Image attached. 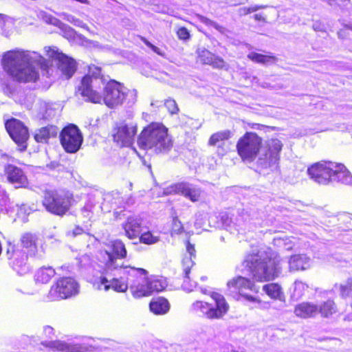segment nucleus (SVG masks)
Masks as SVG:
<instances>
[{
    "mask_svg": "<svg viewBox=\"0 0 352 352\" xmlns=\"http://www.w3.org/2000/svg\"><path fill=\"white\" fill-rule=\"evenodd\" d=\"M101 76V69L95 65L89 67L88 74L81 80L78 92L86 101L93 103L103 102L107 107L114 108L122 104L124 100L133 104L137 100V91L128 89L116 80L105 84Z\"/></svg>",
    "mask_w": 352,
    "mask_h": 352,
    "instance_id": "nucleus-1",
    "label": "nucleus"
},
{
    "mask_svg": "<svg viewBox=\"0 0 352 352\" xmlns=\"http://www.w3.org/2000/svg\"><path fill=\"white\" fill-rule=\"evenodd\" d=\"M2 65L4 71L15 81L27 83L38 78L37 67L46 66L45 59L35 51L16 48L5 52Z\"/></svg>",
    "mask_w": 352,
    "mask_h": 352,
    "instance_id": "nucleus-2",
    "label": "nucleus"
},
{
    "mask_svg": "<svg viewBox=\"0 0 352 352\" xmlns=\"http://www.w3.org/2000/svg\"><path fill=\"white\" fill-rule=\"evenodd\" d=\"M242 265L259 282L274 280L280 273V258L272 251L252 252L245 256Z\"/></svg>",
    "mask_w": 352,
    "mask_h": 352,
    "instance_id": "nucleus-3",
    "label": "nucleus"
},
{
    "mask_svg": "<svg viewBox=\"0 0 352 352\" xmlns=\"http://www.w3.org/2000/svg\"><path fill=\"white\" fill-rule=\"evenodd\" d=\"M137 143L140 148L155 154H166L173 146L168 129L160 122H152L144 127Z\"/></svg>",
    "mask_w": 352,
    "mask_h": 352,
    "instance_id": "nucleus-4",
    "label": "nucleus"
},
{
    "mask_svg": "<svg viewBox=\"0 0 352 352\" xmlns=\"http://www.w3.org/2000/svg\"><path fill=\"white\" fill-rule=\"evenodd\" d=\"M309 177L319 184L330 182H340L344 184H352V175L345 166L331 161L317 162L307 169Z\"/></svg>",
    "mask_w": 352,
    "mask_h": 352,
    "instance_id": "nucleus-5",
    "label": "nucleus"
},
{
    "mask_svg": "<svg viewBox=\"0 0 352 352\" xmlns=\"http://www.w3.org/2000/svg\"><path fill=\"white\" fill-rule=\"evenodd\" d=\"M74 201L73 194L65 190H49L44 192L43 205L50 213L65 215Z\"/></svg>",
    "mask_w": 352,
    "mask_h": 352,
    "instance_id": "nucleus-6",
    "label": "nucleus"
},
{
    "mask_svg": "<svg viewBox=\"0 0 352 352\" xmlns=\"http://www.w3.org/2000/svg\"><path fill=\"white\" fill-rule=\"evenodd\" d=\"M102 256V262L104 263V274L106 275L116 276L119 271L125 268L122 263L118 260L122 259L126 256V250L123 242L120 240L110 241L104 250L100 252Z\"/></svg>",
    "mask_w": 352,
    "mask_h": 352,
    "instance_id": "nucleus-7",
    "label": "nucleus"
},
{
    "mask_svg": "<svg viewBox=\"0 0 352 352\" xmlns=\"http://www.w3.org/2000/svg\"><path fill=\"white\" fill-rule=\"evenodd\" d=\"M283 144L278 139L268 140L258 153L256 167L260 172L277 167Z\"/></svg>",
    "mask_w": 352,
    "mask_h": 352,
    "instance_id": "nucleus-8",
    "label": "nucleus"
},
{
    "mask_svg": "<svg viewBox=\"0 0 352 352\" xmlns=\"http://www.w3.org/2000/svg\"><path fill=\"white\" fill-rule=\"evenodd\" d=\"M211 297L215 302V307L207 302L197 301L192 304V309L209 319L221 318L227 313L229 308L228 304L224 297L219 293H212Z\"/></svg>",
    "mask_w": 352,
    "mask_h": 352,
    "instance_id": "nucleus-9",
    "label": "nucleus"
},
{
    "mask_svg": "<svg viewBox=\"0 0 352 352\" xmlns=\"http://www.w3.org/2000/svg\"><path fill=\"white\" fill-rule=\"evenodd\" d=\"M78 289L79 285L74 278H62L51 287L46 298L48 301L66 299L76 295Z\"/></svg>",
    "mask_w": 352,
    "mask_h": 352,
    "instance_id": "nucleus-10",
    "label": "nucleus"
},
{
    "mask_svg": "<svg viewBox=\"0 0 352 352\" xmlns=\"http://www.w3.org/2000/svg\"><path fill=\"white\" fill-rule=\"evenodd\" d=\"M261 142L256 133L247 132L236 144L237 152L243 160L252 161L262 148Z\"/></svg>",
    "mask_w": 352,
    "mask_h": 352,
    "instance_id": "nucleus-11",
    "label": "nucleus"
},
{
    "mask_svg": "<svg viewBox=\"0 0 352 352\" xmlns=\"http://www.w3.org/2000/svg\"><path fill=\"white\" fill-rule=\"evenodd\" d=\"M129 269L127 271L129 276L128 284L129 289L134 298H141L150 295L148 283L142 282V279H147L146 275L148 272L143 268H135L131 267H126Z\"/></svg>",
    "mask_w": 352,
    "mask_h": 352,
    "instance_id": "nucleus-12",
    "label": "nucleus"
},
{
    "mask_svg": "<svg viewBox=\"0 0 352 352\" xmlns=\"http://www.w3.org/2000/svg\"><path fill=\"white\" fill-rule=\"evenodd\" d=\"M62 146L67 153L77 152L82 142V136L78 128L74 124L65 126L60 133Z\"/></svg>",
    "mask_w": 352,
    "mask_h": 352,
    "instance_id": "nucleus-13",
    "label": "nucleus"
},
{
    "mask_svg": "<svg viewBox=\"0 0 352 352\" xmlns=\"http://www.w3.org/2000/svg\"><path fill=\"white\" fill-rule=\"evenodd\" d=\"M45 50L49 58L57 61L58 68L65 78H70L76 70V61L58 52L56 47H46Z\"/></svg>",
    "mask_w": 352,
    "mask_h": 352,
    "instance_id": "nucleus-14",
    "label": "nucleus"
},
{
    "mask_svg": "<svg viewBox=\"0 0 352 352\" xmlns=\"http://www.w3.org/2000/svg\"><path fill=\"white\" fill-rule=\"evenodd\" d=\"M5 126L11 138L20 147V150L25 151L27 148V140L29 138L28 128L21 121L16 118L8 120Z\"/></svg>",
    "mask_w": 352,
    "mask_h": 352,
    "instance_id": "nucleus-15",
    "label": "nucleus"
},
{
    "mask_svg": "<svg viewBox=\"0 0 352 352\" xmlns=\"http://www.w3.org/2000/svg\"><path fill=\"white\" fill-rule=\"evenodd\" d=\"M231 294H239L250 302H259L256 298L248 294V291L258 292V289L250 279L239 276L227 283Z\"/></svg>",
    "mask_w": 352,
    "mask_h": 352,
    "instance_id": "nucleus-16",
    "label": "nucleus"
},
{
    "mask_svg": "<svg viewBox=\"0 0 352 352\" xmlns=\"http://www.w3.org/2000/svg\"><path fill=\"white\" fill-rule=\"evenodd\" d=\"M6 256L10 267L19 275H25L30 272V266L28 263V256L21 250L15 249L14 246L8 248Z\"/></svg>",
    "mask_w": 352,
    "mask_h": 352,
    "instance_id": "nucleus-17",
    "label": "nucleus"
},
{
    "mask_svg": "<svg viewBox=\"0 0 352 352\" xmlns=\"http://www.w3.org/2000/svg\"><path fill=\"white\" fill-rule=\"evenodd\" d=\"M136 133L135 124L121 123L113 130V140L120 146L128 147L133 144Z\"/></svg>",
    "mask_w": 352,
    "mask_h": 352,
    "instance_id": "nucleus-18",
    "label": "nucleus"
},
{
    "mask_svg": "<svg viewBox=\"0 0 352 352\" xmlns=\"http://www.w3.org/2000/svg\"><path fill=\"white\" fill-rule=\"evenodd\" d=\"M186 250L187 254L184 256L182 262L184 278L182 287L187 292H191L197 285L196 282L190 281L189 277L190 270L195 264L193 260L196 257L194 245L188 241L186 245Z\"/></svg>",
    "mask_w": 352,
    "mask_h": 352,
    "instance_id": "nucleus-19",
    "label": "nucleus"
},
{
    "mask_svg": "<svg viewBox=\"0 0 352 352\" xmlns=\"http://www.w3.org/2000/svg\"><path fill=\"white\" fill-rule=\"evenodd\" d=\"M166 194H180L192 202L198 201L201 195V190L194 184L187 182L175 184L166 190Z\"/></svg>",
    "mask_w": 352,
    "mask_h": 352,
    "instance_id": "nucleus-20",
    "label": "nucleus"
},
{
    "mask_svg": "<svg viewBox=\"0 0 352 352\" xmlns=\"http://www.w3.org/2000/svg\"><path fill=\"white\" fill-rule=\"evenodd\" d=\"M5 175L8 182L15 188H25L28 185V179L23 170L14 165H7L5 167Z\"/></svg>",
    "mask_w": 352,
    "mask_h": 352,
    "instance_id": "nucleus-21",
    "label": "nucleus"
},
{
    "mask_svg": "<svg viewBox=\"0 0 352 352\" xmlns=\"http://www.w3.org/2000/svg\"><path fill=\"white\" fill-rule=\"evenodd\" d=\"M143 219L139 216H130L122 223L125 235L130 239L138 238L143 231Z\"/></svg>",
    "mask_w": 352,
    "mask_h": 352,
    "instance_id": "nucleus-22",
    "label": "nucleus"
},
{
    "mask_svg": "<svg viewBox=\"0 0 352 352\" xmlns=\"http://www.w3.org/2000/svg\"><path fill=\"white\" fill-rule=\"evenodd\" d=\"M43 344L63 352H86L88 351V346L85 344L67 343L60 340L46 342Z\"/></svg>",
    "mask_w": 352,
    "mask_h": 352,
    "instance_id": "nucleus-23",
    "label": "nucleus"
},
{
    "mask_svg": "<svg viewBox=\"0 0 352 352\" xmlns=\"http://www.w3.org/2000/svg\"><path fill=\"white\" fill-rule=\"evenodd\" d=\"M198 60L203 64L211 65L216 69H222L226 67V63L223 58L215 56L206 49L198 51Z\"/></svg>",
    "mask_w": 352,
    "mask_h": 352,
    "instance_id": "nucleus-24",
    "label": "nucleus"
},
{
    "mask_svg": "<svg viewBox=\"0 0 352 352\" xmlns=\"http://www.w3.org/2000/svg\"><path fill=\"white\" fill-rule=\"evenodd\" d=\"M250 214L247 211L242 210L238 212L236 217H230L228 214H225L221 216L223 224L227 227H237L242 228L245 224L250 221Z\"/></svg>",
    "mask_w": 352,
    "mask_h": 352,
    "instance_id": "nucleus-25",
    "label": "nucleus"
},
{
    "mask_svg": "<svg viewBox=\"0 0 352 352\" xmlns=\"http://www.w3.org/2000/svg\"><path fill=\"white\" fill-rule=\"evenodd\" d=\"M294 313L302 318L314 317L318 314V306L312 302H303L296 306Z\"/></svg>",
    "mask_w": 352,
    "mask_h": 352,
    "instance_id": "nucleus-26",
    "label": "nucleus"
},
{
    "mask_svg": "<svg viewBox=\"0 0 352 352\" xmlns=\"http://www.w3.org/2000/svg\"><path fill=\"white\" fill-rule=\"evenodd\" d=\"M58 133V127L54 125H47L36 130L34 137L38 143H47L50 138L56 137Z\"/></svg>",
    "mask_w": 352,
    "mask_h": 352,
    "instance_id": "nucleus-27",
    "label": "nucleus"
},
{
    "mask_svg": "<svg viewBox=\"0 0 352 352\" xmlns=\"http://www.w3.org/2000/svg\"><path fill=\"white\" fill-rule=\"evenodd\" d=\"M289 266L291 271L305 270L310 267V258L305 254L292 256Z\"/></svg>",
    "mask_w": 352,
    "mask_h": 352,
    "instance_id": "nucleus-28",
    "label": "nucleus"
},
{
    "mask_svg": "<svg viewBox=\"0 0 352 352\" xmlns=\"http://www.w3.org/2000/svg\"><path fill=\"white\" fill-rule=\"evenodd\" d=\"M109 280L106 277L101 276L98 280L97 288L102 289V286L105 291L109 290L110 288L113 289L116 292H124L128 288V284L120 282L118 279L113 278L111 284H108Z\"/></svg>",
    "mask_w": 352,
    "mask_h": 352,
    "instance_id": "nucleus-29",
    "label": "nucleus"
},
{
    "mask_svg": "<svg viewBox=\"0 0 352 352\" xmlns=\"http://www.w3.org/2000/svg\"><path fill=\"white\" fill-rule=\"evenodd\" d=\"M56 274V270L52 267H42L36 270L34 278L36 283L46 284Z\"/></svg>",
    "mask_w": 352,
    "mask_h": 352,
    "instance_id": "nucleus-30",
    "label": "nucleus"
},
{
    "mask_svg": "<svg viewBox=\"0 0 352 352\" xmlns=\"http://www.w3.org/2000/svg\"><path fill=\"white\" fill-rule=\"evenodd\" d=\"M150 310L156 315L166 314L170 309V304L164 298H153L149 305Z\"/></svg>",
    "mask_w": 352,
    "mask_h": 352,
    "instance_id": "nucleus-31",
    "label": "nucleus"
},
{
    "mask_svg": "<svg viewBox=\"0 0 352 352\" xmlns=\"http://www.w3.org/2000/svg\"><path fill=\"white\" fill-rule=\"evenodd\" d=\"M142 282L148 283L150 294L154 292H161L164 290L167 286L165 279L156 276L147 278V279H142Z\"/></svg>",
    "mask_w": 352,
    "mask_h": 352,
    "instance_id": "nucleus-32",
    "label": "nucleus"
},
{
    "mask_svg": "<svg viewBox=\"0 0 352 352\" xmlns=\"http://www.w3.org/2000/svg\"><path fill=\"white\" fill-rule=\"evenodd\" d=\"M21 243L24 248L29 250L30 255H35L37 245V236L32 233H25L21 237Z\"/></svg>",
    "mask_w": 352,
    "mask_h": 352,
    "instance_id": "nucleus-33",
    "label": "nucleus"
},
{
    "mask_svg": "<svg viewBox=\"0 0 352 352\" xmlns=\"http://www.w3.org/2000/svg\"><path fill=\"white\" fill-rule=\"evenodd\" d=\"M248 58L255 63L265 65L274 64L277 61V58L274 56L264 55L256 52H250L248 54Z\"/></svg>",
    "mask_w": 352,
    "mask_h": 352,
    "instance_id": "nucleus-34",
    "label": "nucleus"
},
{
    "mask_svg": "<svg viewBox=\"0 0 352 352\" xmlns=\"http://www.w3.org/2000/svg\"><path fill=\"white\" fill-rule=\"evenodd\" d=\"M231 135L232 133L230 130H224L214 133L210 136L208 140V144L210 146H219L225 140L230 139Z\"/></svg>",
    "mask_w": 352,
    "mask_h": 352,
    "instance_id": "nucleus-35",
    "label": "nucleus"
},
{
    "mask_svg": "<svg viewBox=\"0 0 352 352\" xmlns=\"http://www.w3.org/2000/svg\"><path fill=\"white\" fill-rule=\"evenodd\" d=\"M263 290L272 298L280 299L281 298V288L276 283L267 284L263 287Z\"/></svg>",
    "mask_w": 352,
    "mask_h": 352,
    "instance_id": "nucleus-36",
    "label": "nucleus"
},
{
    "mask_svg": "<svg viewBox=\"0 0 352 352\" xmlns=\"http://www.w3.org/2000/svg\"><path fill=\"white\" fill-rule=\"evenodd\" d=\"M336 311V307L332 300H327L318 307V313L324 317H328Z\"/></svg>",
    "mask_w": 352,
    "mask_h": 352,
    "instance_id": "nucleus-37",
    "label": "nucleus"
},
{
    "mask_svg": "<svg viewBox=\"0 0 352 352\" xmlns=\"http://www.w3.org/2000/svg\"><path fill=\"white\" fill-rule=\"evenodd\" d=\"M341 296L344 298H352V278H349L344 284L339 286Z\"/></svg>",
    "mask_w": 352,
    "mask_h": 352,
    "instance_id": "nucleus-38",
    "label": "nucleus"
},
{
    "mask_svg": "<svg viewBox=\"0 0 352 352\" xmlns=\"http://www.w3.org/2000/svg\"><path fill=\"white\" fill-rule=\"evenodd\" d=\"M139 240L140 242L146 244V245H152L160 241L159 236H154L151 232L146 231L142 232L140 234Z\"/></svg>",
    "mask_w": 352,
    "mask_h": 352,
    "instance_id": "nucleus-39",
    "label": "nucleus"
},
{
    "mask_svg": "<svg viewBox=\"0 0 352 352\" xmlns=\"http://www.w3.org/2000/svg\"><path fill=\"white\" fill-rule=\"evenodd\" d=\"M95 208V201L92 198H89L83 208L81 209V212L84 217L90 219L94 214Z\"/></svg>",
    "mask_w": 352,
    "mask_h": 352,
    "instance_id": "nucleus-40",
    "label": "nucleus"
},
{
    "mask_svg": "<svg viewBox=\"0 0 352 352\" xmlns=\"http://www.w3.org/2000/svg\"><path fill=\"white\" fill-rule=\"evenodd\" d=\"M198 18H199L200 22L206 25L207 26L213 27L214 28H215L217 31H219L221 34L226 33V28L219 25L215 21H213L210 20V19H208L206 16H201V15H198Z\"/></svg>",
    "mask_w": 352,
    "mask_h": 352,
    "instance_id": "nucleus-41",
    "label": "nucleus"
},
{
    "mask_svg": "<svg viewBox=\"0 0 352 352\" xmlns=\"http://www.w3.org/2000/svg\"><path fill=\"white\" fill-rule=\"evenodd\" d=\"M274 241L276 245L280 248H283L287 250H290L293 248V243L292 241L288 238H276L274 239Z\"/></svg>",
    "mask_w": 352,
    "mask_h": 352,
    "instance_id": "nucleus-42",
    "label": "nucleus"
},
{
    "mask_svg": "<svg viewBox=\"0 0 352 352\" xmlns=\"http://www.w3.org/2000/svg\"><path fill=\"white\" fill-rule=\"evenodd\" d=\"M64 16V19L67 20L68 22L74 24L76 26L80 27L83 29L89 30V27L87 26V25L83 23V21L80 20L79 19L76 18L73 15L67 14H65Z\"/></svg>",
    "mask_w": 352,
    "mask_h": 352,
    "instance_id": "nucleus-43",
    "label": "nucleus"
},
{
    "mask_svg": "<svg viewBox=\"0 0 352 352\" xmlns=\"http://www.w3.org/2000/svg\"><path fill=\"white\" fill-rule=\"evenodd\" d=\"M184 231V227L182 222L179 220L177 217H175L173 219L171 234H179L182 233Z\"/></svg>",
    "mask_w": 352,
    "mask_h": 352,
    "instance_id": "nucleus-44",
    "label": "nucleus"
},
{
    "mask_svg": "<svg viewBox=\"0 0 352 352\" xmlns=\"http://www.w3.org/2000/svg\"><path fill=\"white\" fill-rule=\"evenodd\" d=\"M41 16L48 24L58 27L61 23L59 19L46 12H41Z\"/></svg>",
    "mask_w": 352,
    "mask_h": 352,
    "instance_id": "nucleus-45",
    "label": "nucleus"
},
{
    "mask_svg": "<svg viewBox=\"0 0 352 352\" xmlns=\"http://www.w3.org/2000/svg\"><path fill=\"white\" fill-rule=\"evenodd\" d=\"M164 106L171 114H176L179 111V108L175 100L168 99L164 102Z\"/></svg>",
    "mask_w": 352,
    "mask_h": 352,
    "instance_id": "nucleus-46",
    "label": "nucleus"
},
{
    "mask_svg": "<svg viewBox=\"0 0 352 352\" xmlns=\"http://www.w3.org/2000/svg\"><path fill=\"white\" fill-rule=\"evenodd\" d=\"M307 288V285L302 281L297 280L294 283V292L298 297L302 296Z\"/></svg>",
    "mask_w": 352,
    "mask_h": 352,
    "instance_id": "nucleus-47",
    "label": "nucleus"
},
{
    "mask_svg": "<svg viewBox=\"0 0 352 352\" xmlns=\"http://www.w3.org/2000/svg\"><path fill=\"white\" fill-rule=\"evenodd\" d=\"M58 28L63 31L64 36L67 38H72L76 34V32L73 28L62 22Z\"/></svg>",
    "mask_w": 352,
    "mask_h": 352,
    "instance_id": "nucleus-48",
    "label": "nucleus"
},
{
    "mask_svg": "<svg viewBox=\"0 0 352 352\" xmlns=\"http://www.w3.org/2000/svg\"><path fill=\"white\" fill-rule=\"evenodd\" d=\"M179 38L182 40H187L190 37V33L186 28H180L177 32Z\"/></svg>",
    "mask_w": 352,
    "mask_h": 352,
    "instance_id": "nucleus-49",
    "label": "nucleus"
},
{
    "mask_svg": "<svg viewBox=\"0 0 352 352\" xmlns=\"http://www.w3.org/2000/svg\"><path fill=\"white\" fill-rule=\"evenodd\" d=\"M55 116V111L51 108H47L45 113L43 115V119L50 120Z\"/></svg>",
    "mask_w": 352,
    "mask_h": 352,
    "instance_id": "nucleus-50",
    "label": "nucleus"
},
{
    "mask_svg": "<svg viewBox=\"0 0 352 352\" xmlns=\"http://www.w3.org/2000/svg\"><path fill=\"white\" fill-rule=\"evenodd\" d=\"M313 28L315 31H318V32H324L325 31L324 25L320 21H315L313 24Z\"/></svg>",
    "mask_w": 352,
    "mask_h": 352,
    "instance_id": "nucleus-51",
    "label": "nucleus"
},
{
    "mask_svg": "<svg viewBox=\"0 0 352 352\" xmlns=\"http://www.w3.org/2000/svg\"><path fill=\"white\" fill-rule=\"evenodd\" d=\"M267 7V6H265V5H254V6H250L249 7V9H250V12L252 13V12H254L260 9H264V8H266Z\"/></svg>",
    "mask_w": 352,
    "mask_h": 352,
    "instance_id": "nucleus-52",
    "label": "nucleus"
},
{
    "mask_svg": "<svg viewBox=\"0 0 352 352\" xmlns=\"http://www.w3.org/2000/svg\"><path fill=\"white\" fill-rule=\"evenodd\" d=\"M44 333L48 336L49 337H50V335L53 334L54 333V329L52 327H50V326H46L44 327Z\"/></svg>",
    "mask_w": 352,
    "mask_h": 352,
    "instance_id": "nucleus-53",
    "label": "nucleus"
},
{
    "mask_svg": "<svg viewBox=\"0 0 352 352\" xmlns=\"http://www.w3.org/2000/svg\"><path fill=\"white\" fill-rule=\"evenodd\" d=\"M239 12L240 15H247L248 14H250L249 8L243 7L241 8L239 10Z\"/></svg>",
    "mask_w": 352,
    "mask_h": 352,
    "instance_id": "nucleus-54",
    "label": "nucleus"
},
{
    "mask_svg": "<svg viewBox=\"0 0 352 352\" xmlns=\"http://www.w3.org/2000/svg\"><path fill=\"white\" fill-rule=\"evenodd\" d=\"M83 232V229L79 226H76L73 230V235L74 236L81 234Z\"/></svg>",
    "mask_w": 352,
    "mask_h": 352,
    "instance_id": "nucleus-55",
    "label": "nucleus"
},
{
    "mask_svg": "<svg viewBox=\"0 0 352 352\" xmlns=\"http://www.w3.org/2000/svg\"><path fill=\"white\" fill-rule=\"evenodd\" d=\"M154 52H155L156 54L163 56L164 54V53L162 52V51L157 47L155 46V45H152V49H151Z\"/></svg>",
    "mask_w": 352,
    "mask_h": 352,
    "instance_id": "nucleus-56",
    "label": "nucleus"
},
{
    "mask_svg": "<svg viewBox=\"0 0 352 352\" xmlns=\"http://www.w3.org/2000/svg\"><path fill=\"white\" fill-rule=\"evenodd\" d=\"M254 18L256 21H265V18L261 14H254Z\"/></svg>",
    "mask_w": 352,
    "mask_h": 352,
    "instance_id": "nucleus-57",
    "label": "nucleus"
},
{
    "mask_svg": "<svg viewBox=\"0 0 352 352\" xmlns=\"http://www.w3.org/2000/svg\"><path fill=\"white\" fill-rule=\"evenodd\" d=\"M232 1H233V4L234 6H236V5L244 4L246 2H248V0H232Z\"/></svg>",
    "mask_w": 352,
    "mask_h": 352,
    "instance_id": "nucleus-58",
    "label": "nucleus"
},
{
    "mask_svg": "<svg viewBox=\"0 0 352 352\" xmlns=\"http://www.w3.org/2000/svg\"><path fill=\"white\" fill-rule=\"evenodd\" d=\"M151 107H155L157 108H159L162 106V102L156 101V102H152L151 103Z\"/></svg>",
    "mask_w": 352,
    "mask_h": 352,
    "instance_id": "nucleus-59",
    "label": "nucleus"
},
{
    "mask_svg": "<svg viewBox=\"0 0 352 352\" xmlns=\"http://www.w3.org/2000/svg\"><path fill=\"white\" fill-rule=\"evenodd\" d=\"M8 18V17L6 15L0 14V19L1 20L6 21Z\"/></svg>",
    "mask_w": 352,
    "mask_h": 352,
    "instance_id": "nucleus-60",
    "label": "nucleus"
},
{
    "mask_svg": "<svg viewBox=\"0 0 352 352\" xmlns=\"http://www.w3.org/2000/svg\"><path fill=\"white\" fill-rule=\"evenodd\" d=\"M144 43L149 47L151 49H152V45H153L152 43H151L149 41L144 40Z\"/></svg>",
    "mask_w": 352,
    "mask_h": 352,
    "instance_id": "nucleus-61",
    "label": "nucleus"
},
{
    "mask_svg": "<svg viewBox=\"0 0 352 352\" xmlns=\"http://www.w3.org/2000/svg\"><path fill=\"white\" fill-rule=\"evenodd\" d=\"M68 268H69V267H68V266L63 265V266H61L59 269H61V270H63V269H64V270H68Z\"/></svg>",
    "mask_w": 352,
    "mask_h": 352,
    "instance_id": "nucleus-62",
    "label": "nucleus"
},
{
    "mask_svg": "<svg viewBox=\"0 0 352 352\" xmlns=\"http://www.w3.org/2000/svg\"><path fill=\"white\" fill-rule=\"evenodd\" d=\"M337 0H328L329 4L330 6H332L333 2L336 1Z\"/></svg>",
    "mask_w": 352,
    "mask_h": 352,
    "instance_id": "nucleus-63",
    "label": "nucleus"
},
{
    "mask_svg": "<svg viewBox=\"0 0 352 352\" xmlns=\"http://www.w3.org/2000/svg\"><path fill=\"white\" fill-rule=\"evenodd\" d=\"M346 28L352 30V25H346Z\"/></svg>",
    "mask_w": 352,
    "mask_h": 352,
    "instance_id": "nucleus-64",
    "label": "nucleus"
}]
</instances>
